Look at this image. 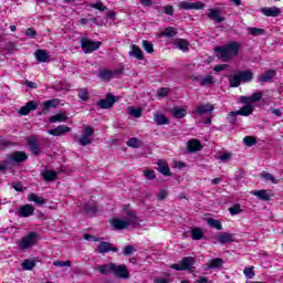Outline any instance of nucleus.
<instances>
[{"label": "nucleus", "mask_w": 283, "mask_h": 283, "mask_svg": "<svg viewBox=\"0 0 283 283\" xmlns=\"http://www.w3.org/2000/svg\"><path fill=\"white\" fill-rule=\"evenodd\" d=\"M157 166V170L159 171V174L166 177L171 176V169H169V164L167 161L160 159L158 160Z\"/></svg>", "instance_id": "obj_23"}, {"label": "nucleus", "mask_w": 283, "mask_h": 283, "mask_svg": "<svg viewBox=\"0 0 283 283\" xmlns=\"http://www.w3.org/2000/svg\"><path fill=\"white\" fill-rule=\"evenodd\" d=\"M190 238H192L193 240H202V238H205V232L201 228H193L190 231Z\"/></svg>", "instance_id": "obj_36"}, {"label": "nucleus", "mask_w": 283, "mask_h": 283, "mask_svg": "<svg viewBox=\"0 0 283 283\" xmlns=\"http://www.w3.org/2000/svg\"><path fill=\"white\" fill-rule=\"evenodd\" d=\"M164 12L165 14H167L168 17H174V7L172 6H166L164 7Z\"/></svg>", "instance_id": "obj_62"}, {"label": "nucleus", "mask_w": 283, "mask_h": 283, "mask_svg": "<svg viewBox=\"0 0 283 283\" xmlns=\"http://www.w3.org/2000/svg\"><path fill=\"white\" fill-rule=\"evenodd\" d=\"M43 105H44V109H50V107L55 108V107H59V105H61V101L56 98L50 99L44 102Z\"/></svg>", "instance_id": "obj_46"}, {"label": "nucleus", "mask_w": 283, "mask_h": 283, "mask_svg": "<svg viewBox=\"0 0 283 283\" xmlns=\"http://www.w3.org/2000/svg\"><path fill=\"white\" fill-rule=\"evenodd\" d=\"M40 176H42V178H43V180H45V182H54V180H56L59 174L53 170H42L40 172Z\"/></svg>", "instance_id": "obj_24"}, {"label": "nucleus", "mask_w": 283, "mask_h": 283, "mask_svg": "<svg viewBox=\"0 0 283 283\" xmlns=\"http://www.w3.org/2000/svg\"><path fill=\"white\" fill-rule=\"evenodd\" d=\"M262 96H264V93L255 92L251 96H241L240 103H242L243 105H251V103H260V101H262Z\"/></svg>", "instance_id": "obj_8"}, {"label": "nucleus", "mask_w": 283, "mask_h": 283, "mask_svg": "<svg viewBox=\"0 0 283 283\" xmlns=\"http://www.w3.org/2000/svg\"><path fill=\"white\" fill-rule=\"evenodd\" d=\"M129 56H134V59H137V61H144L145 54L143 53V50H140V46L133 44L130 45Z\"/></svg>", "instance_id": "obj_22"}, {"label": "nucleus", "mask_w": 283, "mask_h": 283, "mask_svg": "<svg viewBox=\"0 0 283 283\" xmlns=\"http://www.w3.org/2000/svg\"><path fill=\"white\" fill-rule=\"evenodd\" d=\"M109 251H113L114 253H118V248H115L114 245H112V243L105 242V241H102L97 245V250H96L97 253L105 254V253H109Z\"/></svg>", "instance_id": "obj_13"}, {"label": "nucleus", "mask_w": 283, "mask_h": 283, "mask_svg": "<svg viewBox=\"0 0 283 283\" xmlns=\"http://www.w3.org/2000/svg\"><path fill=\"white\" fill-rule=\"evenodd\" d=\"M127 146L128 147H133L134 149H138V147L143 146V142H140V139H138L137 137H132L128 142H127Z\"/></svg>", "instance_id": "obj_45"}, {"label": "nucleus", "mask_w": 283, "mask_h": 283, "mask_svg": "<svg viewBox=\"0 0 283 283\" xmlns=\"http://www.w3.org/2000/svg\"><path fill=\"white\" fill-rule=\"evenodd\" d=\"M36 234L34 232H30L27 237L22 238L19 247L22 250L30 249L34 244V239Z\"/></svg>", "instance_id": "obj_14"}, {"label": "nucleus", "mask_w": 283, "mask_h": 283, "mask_svg": "<svg viewBox=\"0 0 283 283\" xmlns=\"http://www.w3.org/2000/svg\"><path fill=\"white\" fill-rule=\"evenodd\" d=\"M242 208H240V205H234L233 207L229 208V212L231 216H238V213H242Z\"/></svg>", "instance_id": "obj_58"}, {"label": "nucleus", "mask_w": 283, "mask_h": 283, "mask_svg": "<svg viewBox=\"0 0 283 283\" xmlns=\"http://www.w3.org/2000/svg\"><path fill=\"white\" fill-rule=\"evenodd\" d=\"M261 12L264 17H280V14H282V9L277 7H264L261 9Z\"/></svg>", "instance_id": "obj_19"}, {"label": "nucleus", "mask_w": 283, "mask_h": 283, "mask_svg": "<svg viewBox=\"0 0 283 283\" xmlns=\"http://www.w3.org/2000/svg\"><path fill=\"white\" fill-rule=\"evenodd\" d=\"M29 149L33 156L41 155V147L39 146V139L36 137H30L28 140Z\"/></svg>", "instance_id": "obj_17"}, {"label": "nucleus", "mask_w": 283, "mask_h": 283, "mask_svg": "<svg viewBox=\"0 0 283 283\" xmlns=\"http://www.w3.org/2000/svg\"><path fill=\"white\" fill-rule=\"evenodd\" d=\"M171 281H169L168 279H163V277H156L154 280V283H170Z\"/></svg>", "instance_id": "obj_64"}, {"label": "nucleus", "mask_w": 283, "mask_h": 283, "mask_svg": "<svg viewBox=\"0 0 283 283\" xmlns=\"http://www.w3.org/2000/svg\"><path fill=\"white\" fill-rule=\"evenodd\" d=\"M208 18L214 23H222L224 21V17L220 15V10L218 9H210Z\"/></svg>", "instance_id": "obj_25"}, {"label": "nucleus", "mask_w": 283, "mask_h": 283, "mask_svg": "<svg viewBox=\"0 0 283 283\" xmlns=\"http://www.w3.org/2000/svg\"><path fill=\"white\" fill-rule=\"evenodd\" d=\"M240 83H242V81L240 80V75H238V73L230 77V87H240Z\"/></svg>", "instance_id": "obj_52"}, {"label": "nucleus", "mask_w": 283, "mask_h": 283, "mask_svg": "<svg viewBox=\"0 0 283 283\" xmlns=\"http://www.w3.org/2000/svg\"><path fill=\"white\" fill-rule=\"evenodd\" d=\"M80 43L84 54H92V52H96L103 45V42L92 41L88 38H81Z\"/></svg>", "instance_id": "obj_3"}, {"label": "nucleus", "mask_w": 283, "mask_h": 283, "mask_svg": "<svg viewBox=\"0 0 283 283\" xmlns=\"http://www.w3.org/2000/svg\"><path fill=\"white\" fill-rule=\"evenodd\" d=\"M169 92H171V90L169 87H160L157 91V96L159 98H165V96L169 95Z\"/></svg>", "instance_id": "obj_54"}, {"label": "nucleus", "mask_w": 283, "mask_h": 283, "mask_svg": "<svg viewBox=\"0 0 283 283\" xmlns=\"http://www.w3.org/2000/svg\"><path fill=\"white\" fill-rule=\"evenodd\" d=\"M136 251V248L134 245H127L123 250V255H132Z\"/></svg>", "instance_id": "obj_60"}, {"label": "nucleus", "mask_w": 283, "mask_h": 283, "mask_svg": "<svg viewBox=\"0 0 283 283\" xmlns=\"http://www.w3.org/2000/svg\"><path fill=\"white\" fill-rule=\"evenodd\" d=\"M187 151H188V154H196V151H202V143H200L196 138L188 140Z\"/></svg>", "instance_id": "obj_15"}, {"label": "nucleus", "mask_w": 283, "mask_h": 283, "mask_svg": "<svg viewBox=\"0 0 283 283\" xmlns=\"http://www.w3.org/2000/svg\"><path fill=\"white\" fill-rule=\"evenodd\" d=\"M83 209H84V213H86L88 218L96 216V211H98V209L96 208V205H92V203H85Z\"/></svg>", "instance_id": "obj_32"}, {"label": "nucleus", "mask_w": 283, "mask_h": 283, "mask_svg": "<svg viewBox=\"0 0 283 283\" xmlns=\"http://www.w3.org/2000/svg\"><path fill=\"white\" fill-rule=\"evenodd\" d=\"M254 268H245L243 270V273L245 275V277H248L249 280H253V277H255V271L253 270Z\"/></svg>", "instance_id": "obj_55"}, {"label": "nucleus", "mask_w": 283, "mask_h": 283, "mask_svg": "<svg viewBox=\"0 0 283 283\" xmlns=\"http://www.w3.org/2000/svg\"><path fill=\"white\" fill-rule=\"evenodd\" d=\"M114 269V263L111 264H103L96 268V271L101 273V275H112Z\"/></svg>", "instance_id": "obj_31"}, {"label": "nucleus", "mask_w": 283, "mask_h": 283, "mask_svg": "<svg viewBox=\"0 0 283 283\" xmlns=\"http://www.w3.org/2000/svg\"><path fill=\"white\" fill-rule=\"evenodd\" d=\"M77 96L78 98H81V101H90V92L87 91V88H80Z\"/></svg>", "instance_id": "obj_50"}, {"label": "nucleus", "mask_w": 283, "mask_h": 283, "mask_svg": "<svg viewBox=\"0 0 283 283\" xmlns=\"http://www.w3.org/2000/svg\"><path fill=\"white\" fill-rule=\"evenodd\" d=\"M35 59L39 61V63H45L48 62V59H50V55H48V52L45 50H36L35 51Z\"/></svg>", "instance_id": "obj_33"}, {"label": "nucleus", "mask_w": 283, "mask_h": 283, "mask_svg": "<svg viewBox=\"0 0 283 283\" xmlns=\"http://www.w3.org/2000/svg\"><path fill=\"white\" fill-rule=\"evenodd\" d=\"M180 264L184 271H189V273H196V266H193L196 264V259H193L192 256H185L180 261Z\"/></svg>", "instance_id": "obj_9"}, {"label": "nucleus", "mask_w": 283, "mask_h": 283, "mask_svg": "<svg viewBox=\"0 0 283 283\" xmlns=\"http://www.w3.org/2000/svg\"><path fill=\"white\" fill-rule=\"evenodd\" d=\"M115 277H119L122 280H127L129 277V271L127 270V265L125 264H115L113 263V273Z\"/></svg>", "instance_id": "obj_6"}, {"label": "nucleus", "mask_w": 283, "mask_h": 283, "mask_svg": "<svg viewBox=\"0 0 283 283\" xmlns=\"http://www.w3.org/2000/svg\"><path fill=\"white\" fill-rule=\"evenodd\" d=\"M116 101H118V98L112 94H106V98H102L98 99L96 102L97 107H99V109H112V107H114V103H116Z\"/></svg>", "instance_id": "obj_5"}, {"label": "nucleus", "mask_w": 283, "mask_h": 283, "mask_svg": "<svg viewBox=\"0 0 283 283\" xmlns=\"http://www.w3.org/2000/svg\"><path fill=\"white\" fill-rule=\"evenodd\" d=\"M91 8L99 10V12H105V10H107V7H105L102 1H96L95 3L91 4Z\"/></svg>", "instance_id": "obj_56"}, {"label": "nucleus", "mask_w": 283, "mask_h": 283, "mask_svg": "<svg viewBox=\"0 0 283 283\" xmlns=\"http://www.w3.org/2000/svg\"><path fill=\"white\" fill-rule=\"evenodd\" d=\"M18 216L19 218H30V216H34V206L27 203L20 207Z\"/></svg>", "instance_id": "obj_16"}, {"label": "nucleus", "mask_w": 283, "mask_h": 283, "mask_svg": "<svg viewBox=\"0 0 283 283\" xmlns=\"http://www.w3.org/2000/svg\"><path fill=\"white\" fill-rule=\"evenodd\" d=\"M275 78V70L265 71L263 75L260 76V83H271Z\"/></svg>", "instance_id": "obj_30"}, {"label": "nucleus", "mask_w": 283, "mask_h": 283, "mask_svg": "<svg viewBox=\"0 0 283 283\" xmlns=\"http://www.w3.org/2000/svg\"><path fill=\"white\" fill-rule=\"evenodd\" d=\"M25 160H28V155L24 151H14L9 157V163H11V165H19L25 163Z\"/></svg>", "instance_id": "obj_11"}, {"label": "nucleus", "mask_w": 283, "mask_h": 283, "mask_svg": "<svg viewBox=\"0 0 283 283\" xmlns=\"http://www.w3.org/2000/svg\"><path fill=\"white\" fill-rule=\"evenodd\" d=\"M178 32L172 27L166 28L165 31L163 32V36H168L169 39L176 36Z\"/></svg>", "instance_id": "obj_51"}, {"label": "nucleus", "mask_w": 283, "mask_h": 283, "mask_svg": "<svg viewBox=\"0 0 283 283\" xmlns=\"http://www.w3.org/2000/svg\"><path fill=\"white\" fill-rule=\"evenodd\" d=\"M223 264L224 260L221 258L212 259L205 265V271H211V269H221Z\"/></svg>", "instance_id": "obj_21"}, {"label": "nucleus", "mask_w": 283, "mask_h": 283, "mask_svg": "<svg viewBox=\"0 0 283 283\" xmlns=\"http://www.w3.org/2000/svg\"><path fill=\"white\" fill-rule=\"evenodd\" d=\"M213 76L212 75H206L205 77H201V87H207L208 85H213Z\"/></svg>", "instance_id": "obj_49"}, {"label": "nucleus", "mask_w": 283, "mask_h": 283, "mask_svg": "<svg viewBox=\"0 0 283 283\" xmlns=\"http://www.w3.org/2000/svg\"><path fill=\"white\" fill-rule=\"evenodd\" d=\"M36 266V261L27 259L22 262V269L23 271H32Z\"/></svg>", "instance_id": "obj_40"}, {"label": "nucleus", "mask_w": 283, "mask_h": 283, "mask_svg": "<svg viewBox=\"0 0 283 283\" xmlns=\"http://www.w3.org/2000/svg\"><path fill=\"white\" fill-rule=\"evenodd\" d=\"M128 114L133 116V118H140L143 116V109L142 108H134L132 106L128 107Z\"/></svg>", "instance_id": "obj_47"}, {"label": "nucleus", "mask_w": 283, "mask_h": 283, "mask_svg": "<svg viewBox=\"0 0 283 283\" xmlns=\"http://www.w3.org/2000/svg\"><path fill=\"white\" fill-rule=\"evenodd\" d=\"M251 114H253V105H244L239 111L230 112L227 116V120L230 125H235V123H238V116H251Z\"/></svg>", "instance_id": "obj_2"}, {"label": "nucleus", "mask_w": 283, "mask_h": 283, "mask_svg": "<svg viewBox=\"0 0 283 283\" xmlns=\"http://www.w3.org/2000/svg\"><path fill=\"white\" fill-rule=\"evenodd\" d=\"M171 114H172L174 118H185V116H187V109L172 108Z\"/></svg>", "instance_id": "obj_42"}, {"label": "nucleus", "mask_w": 283, "mask_h": 283, "mask_svg": "<svg viewBox=\"0 0 283 283\" xmlns=\"http://www.w3.org/2000/svg\"><path fill=\"white\" fill-rule=\"evenodd\" d=\"M218 242L220 244H229L231 242H234L233 240V234L229 233V232H222L219 234V237L217 238Z\"/></svg>", "instance_id": "obj_29"}, {"label": "nucleus", "mask_w": 283, "mask_h": 283, "mask_svg": "<svg viewBox=\"0 0 283 283\" xmlns=\"http://www.w3.org/2000/svg\"><path fill=\"white\" fill-rule=\"evenodd\" d=\"M94 136V128L92 126H86L82 133V137L77 140L78 145L82 147H87L92 145V137Z\"/></svg>", "instance_id": "obj_4"}, {"label": "nucleus", "mask_w": 283, "mask_h": 283, "mask_svg": "<svg viewBox=\"0 0 283 283\" xmlns=\"http://www.w3.org/2000/svg\"><path fill=\"white\" fill-rule=\"evenodd\" d=\"M174 45L179 50H182V52H187L189 50V42L185 39L177 40Z\"/></svg>", "instance_id": "obj_37"}, {"label": "nucleus", "mask_w": 283, "mask_h": 283, "mask_svg": "<svg viewBox=\"0 0 283 283\" xmlns=\"http://www.w3.org/2000/svg\"><path fill=\"white\" fill-rule=\"evenodd\" d=\"M118 74H123V69H118L115 71H109V70H102L98 72L97 76L102 80L105 81L106 83H109L114 76H118Z\"/></svg>", "instance_id": "obj_7"}, {"label": "nucleus", "mask_w": 283, "mask_h": 283, "mask_svg": "<svg viewBox=\"0 0 283 283\" xmlns=\"http://www.w3.org/2000/svg\"><path fill=\"white\" fill-rule=\"evenodd\" d=\"M25 35L30 36V39H34V36L36 35V31L34 29H32V28H29L25 31Z\"/></svg>", "instance_id": "obj_63"}, {"label": "nucleus", "mask_w": 283, "mask_h": 283, "mask_svg": "<svg viewBox=\"0 0 283 283\" xmlns=\"http://www.w3.org/2000/svg\"><path fill=\"white\" fill-rule=\"evenodd\" d=\"M264 33V29L248 28V34H250L251 36H262V34Z\"/></svg>", "instance_id": "obj_48"}, {"label": "nucleus", "mask_w": 283, "mask_h": 283, "mask_svg": "<svg viewBox=\"0 0 283 283\" xmlns=\"http://www.w3.org/2000/svg\"><path fill=\"white\" fill-rule=\"evenodd\" d=\"M252 196H255L259 198V200H263L264 202H269L271 200V195H269V191L262 189V190H253L251 191Z\"/></svg>", "instance_id": "obj_28"}, {"label": "nucleus", "mask_w": 283, "mask_h": 283, "mask_svg": "<svg viewBox=\"0 0 283 283\" xmlns=\"http://www.w3.org/2000/svg\"><path fill=\"white\" fill-rule=\"evenodd\" d=\"M39 107V104L35 101H29L24 106H22L18 114L20 116H28L30 112H34Z\"/></svg>", "instance_id": "obj_12"}, {"label": "nucleus", "mask_w": 283, "mask_h": 283, "mask_svg": "<svg viewBox=\"0 0 283 283\" xmlns=\"http://www.w3.org/2000/svg\"><path fill=\"white\" fill-rule=\"evenodd\" d=\"M128 219H126L130 226L134 228L138 227V217L136 216V212L128 210L127 211Z\"/></svg>", "instance_id": "obj_38"}, {"label": "nucleus", "mask_w": 283, "mask_h": 283, "mask_svg": "<svg viewBox=\"0 0 283 283\" xmlns=\"http://www.w3.org/2000/svg\"><path fill=\"white\" fill-rule=\"evenodd\" d=\"M67 120V113H57L50 117V123H65Z\"/></svg>", "instance_id": "obj_34"}, {"label": "nucleus", "mask_w": 283, "mask_h": 283, "mask_svg": "<svg viewBox=\"0 0 283 283\" xmlns=\"http://www.w3.org/2000/svg\"><path fill=\"white\" fill-rule=\"evenodd\" d=\"M261 178H263V180L272 182L273 185H277V182H280V180L275 179V177L271 172L266 171L261 172Z\"/></svg>", "instance_id": "obj_44"}, {"label": "nucleus", "mask_w": 283, "mask_h": 283, "mask_svg": "<svg viewBox=\"0 0 283 283\" xmlns=\"http://www.w3.org/2000/svg\"><path fill=\"white\" fill-rule=\"evenodd\" d=\"M243 143L244 145H247V147H253V145H258V140L255 139V137L251 136L244 137Z\"/></svg>", "instance_id": "obj_53"}, {"label": "nucleus", "mask_w": 283, "mask_h": 283, "mask_svg": "<svg viewBox=\"0 0 283 283\" xmlns=\"http://www.w3.org/2000/svg\"><path fill=\"white\" fill-rule=\"evenodd\" d=\"M156 125H169V118L161 113H155Z\"/></svg>", "instance_id": "obj_35"}, {"label": "nucleus", "mask_w": 283, "mask_h": 283, "mask_svg": "<svg viewBox=\"0 0 283 283\" xmlns=\"http://www.w3.org/2000/svg\"><path fill=\"white\" fill-rule=\"evenodd\" d=\"M207 223L209 224V227H212V229H217V231H222V222H220V220L208 218Z\"/></svg>", "instance_id": "obj_39"}, {"label": "nucleus", "mask_w": 283, "mask_h": 283, "mask_svg": "<svg viewBox=\"0 0 283 283\" xmlns=\"http://www.w3.org/2000/svg\"><path fill=\"white\" fill-rule=\"evenodd\" d=\"M132 221L123 220V219H113L112 227L117 229L118 231H123V229H129L132 227Z\"/></svg>", "instance_id": "obj_20"}, {"label": "nucleus", "mask_w": 283, "mask_h": 283, "mask_svg": "<svg viewBox=\"0 0 283 283\" xmlns=\"http://www.w3.org/2000/svg\"><path fill=\"white\" fill-rule=\"evenodd\" d=\"M214 52L217 53L218 59L227 63L232 60L233 56H238L240 53V43L230 42L223 46L214 48Z\"/></svg>", "instance_id": "obj_1"}, {"label": "nucleus", "mask_w": 283, "mask_h": 283, "mask_svg": "<svg viewBox=\"0 0 283 283\" xmlns=\"http://www.w3.org/2000/svg\"><path fill=\"white\" fill-rule=\"evenodd\" d=\"M30 202H34L35 205H45V199L43 197L38 196L36 193L29 195Z\"/></svg>", "instance_id": "obj_41"}, {"label": "nucleus", "mask_w": 283, "mask_h": 283, "mask_svg": "<svg viewBox=\"0 0 283 283\" xmlns=\"http://www.w3.org/2000/svg\"><path fill=\"white\" fill-rule=\"evenodd\" d=\"M180 10H202L205 8V3L197 1V2H189V1H181L179 2Z\"/></svg>", "instance_id": "obj_10"}, {"label": "nucleus", "mask_w": 283, "mask_h": 283, "mask_svg": "<svg viewBox=\"0 0 283 283\" xmlns=\"http://www.w3.org/2000/svg\"><path fill=\"white\" fill-rule=\"evenodd\" d=\"M54 266L63 268V266H72V261H54L53 262Z\"/></svg>", "instance_id": "obj_59"}, {"label": "nucleus", "mask_w": 283, "mask_h": 283, "mask_svg": "<svg viewBox=\"0 0 283 283\" xmlns=\"http://www.w3.org/2000/svg\"><path fill=\"white\" fill-rule=\"evenodd\" d=\"M237 74L239 75L241 83H251V81H253V72L250 70L239 71Z\"/></svg>", "instance_id": "obj_27"}, {"label": "nucleus", "mask_w": 283, "mask_h": 283, "mask_svg": "<svg viewBox=\"0 0 283 283\" xmlns=\"http://www.w3.org/2000/svg\"><path fill=\"white\" fill-rule=\"evenodd\" d=\"M167 196H169V191H167L166 189H161L157 193V200H165V198H167Z\"/></svg>", "instance_id": "obj_61"}, {"label": "nucleus", "mask_w": 283, "mask_h": 283, "mask_svg": "<svg viewBox=\"0 0 283 283\" xmlns=\"http://www.w3.org/2000/svg\"><path fill=\"white\" fill-rule=\"evenodd\" d=\"M70 132H72V128H70V126L60 125L54 129H49L48 134H50L51 136H63Z\"/></svg>", "instance_id": "obj_18"}, {"label": "nucleus", "mask_w": 283, "mask_h": 283, "mask_svg": "<svg viewBox=\"0 0 283 283\" xmlns=\"http://www.w3.org/2000/svg\"><path fill=\"white\" fill-rule=\"evenodd\" d=\"M213 109H214L213 104H200L197 107L196 113L199 116H202L203 114H211Z\"/></svg>", "instance_id": "obj_26"}, {"label": "nucleus", "mask_w": 283, "mask_h": 283, "mask_svg": "<svg viewBox=\"0 0 283 283\" xmlns=\"http://www.w3.org/2000/svg\"><path fill=\"white\" fill-rule=\"evenodd\" d=\"M142 48L147 52V54H154V43L148 40H143Z\"/></svg>", "instance_id": "obj_43"}, {"label": "nucleus", "mask_w": 283, "mask_h": 283, "mask_svg": "<svg viewBox=\"0 0 283 283\" xmlns=\"http://www.w3.org/2000/svg\"><path fill=\"white\" fill-rule=\"evenodd\" d=\"M144 176L147 180H156V172L151 169L144 170Z\"/></svg>", "instance_id": "obj_57"}]
</instances>
